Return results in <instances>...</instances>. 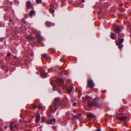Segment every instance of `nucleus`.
<instances>
[{
  "instance_id": "nucleus-1",
  "label": "nucleus",
  "mask_w": 131,
  "mask_h": 131,
  "mask_svg": "<svg viewBox=\"0 0 131 131\" xmlns=\"http://www.w3.org/2000/svg\"><path fill=\"white\" fill-rule=\"evenodd\" d=\"M88 104L89 106L90 107L94 105L96 107H100L103 104L99 98H97L94 99L92 102L89 101Z\"/></svg>"
},
{
  "instance_id": "nucleus-2",
  "label": "nucleus",
  "mask_w": 131,
  "mask_h": 131,
  "mask_svg": "<svg viewBox=\"0 0 131 131\" xmlns=\"http://www.w3.org/2000/svg\"><path fill=\"white\" fill-rule=\"evenodd\" d=\"M42 121L43 122H46V123L48 124H52L53 122H54V124H55L56 122V119L54 118L52 119H48L46 121L45 118L44 117H43L42 118Z\"/></svg>"
},
{
  "instance_id": "nucleus-3",
  "label": "nucleus",
  "mask_w": 131,
  "mask_h": 131,
  "mask_svg": "<svg viewBox=\"0 0 131 131\" xmlns=\"http://www.w3.org/2000/svg\"><path fill=\"white\" fill-rule=\"evenodd\" d=\"M116 118L121 121H124L127 119L126 117L123 116V114L122 113H119L116 116Z\"/></svg>"
},
{
  "instance_id": "nucleus-4",
  "label": "nucleus",
  "mask_w": 131,
  "mask_h": 131,
  "mask_svg": "<svg viewBox=\"0 0 131 131\" xmlns=\"http://www.w3.org/2000/svg\"><path fill=\"white\" fill-rule=\"evenodd\" d=\"M88 84L89 87L90 88H93L94 86V83L91 80H89L88 81Z\"/></svg>"
},
{
  "instance_id": "nucleus-5",
  "label": "nucleus",
  "mask_w": 131,
  "mask_h": 131,
  "mask_svg": "<svg viewBox=\"0 0 131 131\" xmlns=\"http://www.w3.org/2000/svg\"><path fill=\"white\" fill-rule=\"evenodd\" d=\"M57 84L59 85H62L63 86H66V85L64 84V82L61 79H57Z\"/></svg>"
},
{
  "instance_id": "nucleus-6",
  "label": "nucleus",
  "mask_w": 131,
  "mask_h": 131,
  "mask_svg": "<svg viewBox=\"0 0 131 131\" xmlns=\"http://www.w3.org/2000/svg\"><path fill=\"white\" fill-rule=\"evenodd\" d=\"M114 31L117 33H119L121 31V30L119 26L117 25L115 27Z\"/></svg>"
},
{
  "instance_id": "nucleus-7",
  "label": "nucleus",
  "mask_w": 131,
  "mask_h": 131,
  "mask_svg": "<svg viewBox=\"0 0 131 131\" xmlns=\"http://www.w3.org/2000/svg\"><path fill=\"white\" fill-rule=\"evenodd\" d=\"M46 25L50 27L51 26H53V24L52 23L49 21H47L45 22Z\"/></svg>"
},
{
  "instance_id": "nucleus-8",
  "label": "nucleus",
  "mask_w": 131,
  "mask_h": 131,
  "mask_svg": "<svg viewBox=\"0 0 131 131\" xmlns=\"http://www.w3.org/2000/svg\"><path fill=\"white\" fill-rule=\"evenodd\" d=\"M26 6L27 8H31L32 7V5L30 2L28 1L27 2Z\"/></svg>"
},
{
  "instance_id": "nucleus-9",
  "label": "nucleus",
  "mask_w": 131,
  "mask_h": 131,
  "mask_svg": "<svg viewBox=\"0 0 131 131\" xmlns=\"http://www.w3.org/2000/svg\"><path fill=\"white\" fill-rule=\"evenodd\" d=\"M41 76L43 78H46L47 76V74L46 73L45 71H43L41 74Z\"/></svg>"
},
{
  "instance_id": "nucleus-10",
  "label": "nucleus",
  "mask_w": 131,
  "mask_h": 131,
  "mask_svg": "<svg viewBox=\"0 0 131 131\" xmlns=\"http://www.w3.org/2000/svg\"><path fill=\"white\" fill-rule=\"evenodd\" d=\"M123 41H124L123 38H122L119 40V41L118 42L116 43V44L117 45H119L121 44L123 42Z\"/></svg>"
},
{
  "instance_id": "nucleus-11",
  "label": "nucleus",
  "mask_w": 131,
  "mask_h": 131,
  "mask_svg": "<svg viewBox=\"0 0 131 131\" xmlns=\"http://www.w3.org/2000/svg\"><path fill=\"white\" fill-rule=\"evenodd\" d=\"M14 122H12L10 124V127L11 130L12 131H14V127L13 125H14Z\"/></svg>"
},
{
  "instance_id": "nucleus-12",
  "label": "nucleus",
  "mask_w": 131,
  "mask_h": 131,
  "mask_svg": "<svg viewBox=\"0 0 131 131\" xmlns=\"http://www.w3.org/2000/svg\"><path fill=\"white\" fill-rule=\"evenodd\" d=\"M40 116L39 114H38L37 115L36 117V122L38 123L40 120Z\"/></svg>"
},
{
  "instance_id": "nucleus-13",
  "label": "nucleus",
  "mask_w": 131,
  "mask_h": 131,
  "mask_svg": "<svg viewBox=\"0 0 131 131\" xmlns=\"http://www.w3.org/2000/svg\"><path fill=\"white\" fill-rule=\"evenodd\" d=\"M73 87L72 86H69L67 90V91L68 93H70L71 92L72 89Z\"/></svg>"
},
{
  "instance_id": "nucleus-14",
  "label": "nucleus",
  "mask_w": 131,
  "mask_h": 131,
  "mask_svg": "<svg viewBox=\"0 0 131 131\" xmlns=\"http://www.w3.org/2000/svg\"><path fill=\"white\" fill-rule=\"evenodd\" d=\"M54 101L56 102H53V107H54V108L53 109H52V110H53V109H54V110H56V109L57 108H55V107L56 106V105L57 104H58V102H56V100H54Z\"/></svg>"
},
{
  "instance_id": "nucleus-15",
  "label": "nucleus",
  "mask_w": 131,
  "mask_h": 131,
  "mask_svg": "<svg viewBox=\"0 0 131 131\" xmlns=\"http://www.w3.org/2000/svg\"><path fill=\"white\" fill-rule=\"evenodd\" d=\"M88 116L91 118H93L95 117V116L94 115L92 114H88Z\"/></svg>"
},
{
  "instance_id": "nucleus-16",
  "label": "nucleus",
  "mask_w": 131,
  "mask_h": 131,
  "mask_svg": "<svg viewBox=\"0 0 131 131\" xmlns=\"http://www.w3.org/2000/svg\"><path fill=\"white\" fill-rule=\"evenodd\" d=\"M116 36V35H115L114 33H112L111 36V38L112 39H114Z\"/></svg>"
},
{
  "instance_id": "nucleus-17",
  "label": "nucleus",
  "mask_w": 131,
  "mask_h": 131,
  "mask_svg": "<svg viewBox=\"0 0 131 131\" xmlns=\"http://www.w3.org/2000/svg\"><path fill=\"white\" fill-rule=\"evenodd\" d=\"M49 12L51 14H53L54 12V10L52 8H50L49 9Z\"/></svg>"
},
{
  "instance_id": "nucleus-18",
  "label": "nucleus",
  "mask_w": 131,
  "mask_h": 131,
  "mask_svg": "<svg viewBox=\"0 0 131 131\" xmlns=\"http://www.w3.org/2000/svg\"><path fill=\"white\" fill-rule=\"evenodd\" d=\"M35 11L34 10H31L29 12V15L31 16H32L33 14L34 13Z\"/></svg>"
},
{
  "instance_id": "nucleus-19",
  "label": "nucleus",
  "mask_w": 131,
  "mask_h": 131,
  "mask_svg": "<svg viewBox=\"0 0 131 131\" xmlns=\"http://www.w3.org/2000/svg\"><path fill=\"white\" fill-rule=\"evenodd\" d=\"M32 38V37L31 36H28L27 37V39L29 40H31Z\"/></svg>"
},
{
  "instance_id": "nucleus-20",
  "label": "nucleus",
  "mask_w": 131,
  "mask_h": 131,
  "mask_svg": "<svg viewBox=\"0 0 131 131\" xmlns=\"http://www.w3.org/2000/svg\"><path fill=\"white\" fill-rule=\"evenodd\" d=\"M36 3L37 4H40L42 3V0H36Z\"/></svg>"
},
{
  "instance_id": "nucleus-21",
  "label": "nucleus",
  "mask_w": 131,
  "mask_h": 131,
  "mask_svg": "<svg viewBox=\"0 0 131 131\" xmlns=\"http://www.w3.org/2000/svg\"><path fill=\"white\" fill-rule=\"evenodd\" d=\"M42 57L45 58H47V56L46 54H44L42 55Z\"/></svg>"
},
{
  "instance_id": "nucleus-22",
  "label": "nucleus",
  "mask_w": 131,
  "mask_h": 131,
  "mask_svg": "<svg viewBox=\"0 0 131 131\" xmlns=\"http://www.w3.org/2000/svg\"><path fill=\"white\" fill-rule=\"evenodd\" d=\"M42 107V105L41 104H39L38 106V108L39 109H41Z\"/></svg>"
},
{
  "instance_id": "nucleus-23",
  "label": "nucleus",
  "mask_w": 131,
  "mask_h": 131,
  "mask_svg": "<svg viewBox=\"0 0 131 131\" xmlns=\"http://www.w3.org/2000/svg\"><path fill=\"white\" fill-rule=\"evenodd\" d=\"M32 107L34 109H35L37 107V106L35 104H34L32 105Z\"/></svg>"
},
{
  "instance_id": "nucleus-24",
  "label": "nucleus",
  "mask_w": 131,
  "mask_h": 131,
  "mask_svg": "<svg viewBox=\"0 0 131 131\" xmlns=\"http://www.w3.org/2000/svg\"><path fill=\"white\" fill-rule=\"evenodd\" d=\"M124 35L122 34H118V36L119 37H121L122 36H123Z\"/></svg>"
},
{
  "instance_id": "nucleus-25",
  "label": "nucleus",
  "mask_w": 131,
  "mask_h": 131,
  "mask_svg": "<svg viewBox=\"0 0 131 131\" xmlns=\"http://www.w3.org/2000/svg\"><path fill=\"white\" fill-rule=\"evenodd\" d=\"M122 47V46L121 45H119L118 46V48L119 49H121Z\"/></svg>"
},
{
  "instance_id": "nucleus-26",
  "label": "nucleus",
  "mask_w": 131,
  "mask_h": 131,
  "mask_svg": "<svg viewBox=\"0 0 131 131\" xmlns=\"http://www.w3.org/2000/svg\"><path fill=\"white\" fill-rule=\"evenodd\" d=\"M53 81H51L50 82V83H51V84L52 85H53Z\"/></svg>"
},
{
  "instance_id": "nucleus-27",
  "label": "nucleus",
  "mask_w": 131,
  "mask_h": 131,
  "mask_svg": "<svg viewBox=\"0 0 131 131\" xmlns=\"http://www.w3.org/2000/svg\"><path fill=\"white\" fill-rule=\"evenodd\" d=\"M7 56H10L11 55L10 54V53H8L7 54Z\"/></svg>"
},
{
  "instance_id": "nucleus-28",
  "label": "nucleus",
  "mask_w": 131,
  "mask_h": 131,
  "mask_svg": "<svg viewBox=\"0 0 131 131\" xmlns=\"http://www.w3.org/2000/svg\"><path fill=\"white\" fill-rule=\"evenodd\" d=\"M77 104L76 103H74L73 104V105L74 106H75Z\"/></svg>"
},
{
  "instance_id": "nucleus-29",
  "label": "nucleus",
  "mask_w": 131,
  "mask_h": 131,
  "mask_svg": "<svg viewBox=\"0 0 131 131\" xmlns=\"http://www.w3.org/2000/svg\"><path fill=\"white\" fill-rule=\"evenodd\" d=\"M53 128L54 129H56V127L55 126L53 127Z\"/></svg>"
},
{
  "instance_id": "nucleus-30",
  "label": "nucleus",
  "mask_w": 131,
  "mask_h": 131,
  "mask_svg": "<svg viewBox=\"0 0 131 131\" xmlns=\"http://www.w3.org/2000/svg\"><path fill=\"white\" fill-rule=\"evenodd\" d=\"M81 2L83 3H84L85 2L84 0H81Z\"/></svg>"
},
{
  "instance_id": "nucleus-31",
  "label": "nucleus",
  "mask_w": 131,
  "mask_h": 131,
  "mask_svg": "<svg viewBox=\"0 0 131 131\" xmlns=\"http://www.w3.org/2000/svg\"><path fill=\"white\" fill-rule=\"evenodd\" d=\"M75 118H78V116H77V115H75Z\"/></svg>"
},
{
  "instance_id": "nucleus-32",
  "label": "nucleus",
  "mask_w": 131,
  "mask_h": 131,
  "mask_svg": "<svg viewBox=\"0 0 131 131\" xmlns=\"http://www.w3.org/2000/svg\"><path fill=\"white\" fill-rule=\"evenodd\" d=\"M15 128L17 129V126L16 125H15Z\"/></svg>"
},
{
  "instance_id": "nucleus-33",
  "label": "nucleus",
  "mask_w": 131,
  "mask_h": 131,
  "mask_svg": "<svg viewBox=\"0 0 131 131\" xmlns=\"http://www.w3.org/2000/svg\"><path fill=\"white\" fill-rule=\"evenodd\" d=\"M95 131H101L100 129H97Z\"/></svg>"
},
{
  "instance_id": "nucleus-34",
  "label": "nucleus",
  "mask_w": 131,
  "mask_h": 131,
  "mask_svg": "<svg viewBox=\"0 0 131 131\" xmlns=\"http://www.w3.org/2000/svg\"><path fill=\"white\" fill-rule=\"evenodd\" d=\"M7 127V126H4V128L6 129Z\"/></svg>"
},
{
  "instance_id": "nucleus-35",
  "label": "nucleus",
  "mask_w": 131,
  "mask_h": 131,
  "mask_svg": "<svg viewBox=\"0 0 131 131\" xmlns=\"http://www.w3.org/2000/svg\"><path fill=\"white\" fill-rule=\"evenodd\" d=\"M37 40H38V41H40V40H39V38H38V39H37Z\"/></svg>"
},
{
  "instance_id": "nucleus-36",
  "label": "nucleus",
  "mask_w": 131,
  "mask_h": 131,
  "mask_svg": "<svg viewBox=\"0 0 131 131\" xmlns=\"http://www.w3.org/2000/svg\"><path fill=\"white\" fill-rule=\"evenodd\" d=\"M8 70H6V71L7 72H8Z\"/></svg>"
},
{
  "instance_id": "nucleus-37",
  "label": "nucleus",
  "mask_w": 131,
  "mask_h": 131,
  "mask_svg": "<svg viewBox=\"0 0 131 131\" xmlns=\"http://www.w3.org/2000/svg\"><path fill=\"white\" fill-rule=\"evenodd\" d=\"M14 57H15V58H17V57H16V56H14Z\"/></svg>"
},
{
  "instance_id": "nucleus-38",
  "label": "nucleus",
  "mask_w": 131,
  "mask_h": 131,
  "mask_svg": "<svg viewBox=\"0 0 131 131\" xmlns=\"http://www.w3.org/2000/svg\"><path fill=\"white\" fill-rule=\"evenodd\" d=\"M49 109H50H50H51V107H50V108Z\"/></svg>"
}]
</instances>
